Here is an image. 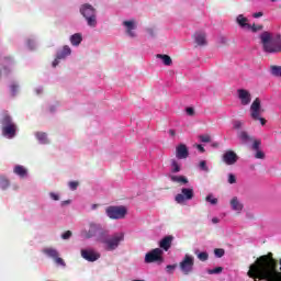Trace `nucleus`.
<instances>
[{"label":"nucleus","instance_id":"obj_21","mask_svg":"<svg viewBox=\"0 0 281 281\" xmlns=\"http://www.w3.org/2000/svg\"><path fill=\"white\" fill-rule=\"evenodd\" d=\"M231 207L232 210H234V212H243V203H240V201H238V196H234L231 200Z\"/></svg>","mask_w":281,"mask_h":281},{"label":"nucleus","instance_id":"obj_59","mask_svg":"<svg viewBox=\"0 0 281 281\" xmlns=\"http://www.w3.org/2000/svg\"><path fill=\"white\" fill-rule=\"evenodd\" d=\"M271 1L274 3L276 0H271Z\"/></svg>","mask_w":281,"mask_h":281},{"label":"nucleus","instance_id":"obj_51","mask_svg":"<svg viewBox=\"0 0 281 281\" xmlns=\"http://www.w3.org/2000/svg\"><path fill=\"white\" fill-rule=\"evenodd\" d=\"M198 150H200V153H205V148L201 145H196Z\"/></svg>","mask_w":281,"mask_h":281},{"label":"nucleus","instance_id":"obj_10","mask_svg":"<svg viewBox=\"0 0 281 281\" xmlns=\"http://www.w3.org/2000/svg\"><path fill=\"white\" fill-rule=\"evenodd\" d=\"M106 215L109 218L120 220L126 216V207L125 206H110L106 209Z\"/></svg>","mask_w":281,"mask_h":281},{"label":"nucleus","instance_id":"obj_28","mask_svg":"<svg viewBox=\"0 0 281 281\" xmlns=\"http://www.w3.org/2000/svg\"><path fill=\"white\" fill-rule=\"evenodd\" d=\"M44 254H46V256H48V258H53V260L58 258V251L54 248L44 249Z\"/></svg>","mask_w":281,"mask_h":281},{"label":"nucleus","instance_id":"obj_48","mask_svg":"<svg viewBox=\"0 0 281 281\" xmlns=\"http://www.w3.org/2000/svg\"><path fill=\"white\" fill-rule=\"evenodd\" d=\"M175 268H176V266H172V265H168V266L166 267L168 273L175 271Z\"/></svg>","mask_w":281,"mask_h":281},{"label":"nucleus","instance_id":"obj_1","mask_svg":"<svg viewBox=\"0 0 281 281\" xmlns=\"http://www.w3.org/2000/svg\"><path fill=\"white\" fill-rule=\"evenodd\" d=\"M248 277L254 280L281 281V260L273 258V252L262 255L250 266Z\"/></svg>","mask_w":281,"mask_h":281},{"label":"nucleus","instance_id":"obj_41","mask_svg":"<svg viewBox=\"0 0 281 281\" xmlns=\"http://www.w3.org/2000/svg\"><path fill=\"white\" fill-rule=\"evenodd\" d=\"M61 238L64 240H69V238H71V231H66L63 235Z\"/></svg>","mask_w":281,"mask_h":281},{"label":"nucleus","instance_id":"obj_8","mask_svg":"<svg viewBox=\"0 0 281 281\" xmlns=\"http://www.w3.org/2000/svg\"><path fill=\"white\" fill-rule=\"evenodd\" d=\"M192 199H194V189L183 188L181 189V193L176 195L175 201L181 205L186 201H192Z\"/></svg>","mask_w":281,"mask_h":281},{"label":"nucleus","instance_id":"obj_46","mask_svg":"<svg viewBox=\"0 0 281 281\" xmlns=\"http://www.w3.org/2000/svg\"><path fill=\"white\" fill-rule=\"evenodd\" d=\"M49 196L53 201H60V196L57 193L50 192Z\"/></svg>","mask_w":281,"mask_h":281},{"label":"nucleus","instance_id":"obj_39","mask_svg":"<svg viewBox=\"0 0 281 281\" xmlns=\"http://www.w3.org/2000/svg\"><path fill=\"white\" fill-rule=\"evenodd\" d=\"M262 25H256V24H250V31H252L254 33L256 32H260V30H262Z\"/></svg>","mask_w":281,"mask_h":281},{"label":"nucleus","instance_id":"obj_16","mask_svg":"<svg viewBox=\"0 0 281 281\" xmlns=\"http://www.w3.org/2000/svg\"><path fill=\"white\" fill-rule=\"evenodd\" d=\"M238 98L243 104V106H247L251 102V93L245 89L237 90Z\"/></svg>","mask_w":281,"mask_h":281},{"label":"nucleus","instance_id":"obj_7","mask_svg":"<svg viewBox=\"0 0 281 281\" xmlns=\"http://www.w3.org/2000/svg\"><path fill=\"white\" fill-rule=\"evenodd\" d=\"M180 269L184 276H190L194 269V257L186 255L180 262Z\"/></svg>","mask_w":281,"mask_h":281},{"label":"nucleus","instance_id":"obj_4","mask_svg":"<svg viewBox=\"0 0 281 281\" xmlns=\"http://www.w3.org/2000/svg\"><path fill=\"white\" fill-rule=\"evenodd\" d=\"M0 124L3 137H7L8 139H14V137H16V123H14L12 116L8 112H2Z\"/></svg>","mask_w":281,"mask_h":281},{"label":"nucleus","instance_id":"obj_50","mask_svg":"<svg viewBox=\"0 0 281 281\" xmlns=\"http://www.w3.org/2000/svg\"><path fill=\"white\" fill-rule=\"evenodd\" d=\"M60 59H58V56H56V59L53 61V67H58V63Z\"/></svg>","mask_w":281,"mask_h":281},{"label":"nucleus","instance_id":"obj_45","mask_svg":"<svg viewBox=\"0 0 281 281\" xmlns=\"http://www.w3.org/2000/svg\"><path fill=\"white\" fill-rule=\"evenodd\" d=\"M228 183L234 184L236 183V176H234L233 173L228 175Z\"/></svg>","mask_w":281,"mask_h":281},{"label":"nucleus","instance_id":"obj_32","mask_svg":"<svg viewBox=\"0 0 281 281\" xmlns=\"http://www.w3.org/2000/svg\"><path fill=\"white\" fill-rule=\"evenodd\" d=\"M198 258L201 260V262H205L207 258H210V255L206 251L199 252Z\"/></svg>","mask_w":281,"mask_h":281},{"label":"nucleus","instance_id":"obj_35","mask_svg":"<svg viewBox=\"0 0 281 281\" xmlns=\"http://www.w3.org/2000/svg\"><path fill=\"white\" fill-rule=\"evenodd\" d=\"M205 201H207V203H211V205H216V203H218V199L212 198V194H209V195L205 198Z\"/></svg>","mask_w":281,"mask_h":281},{"label":"nucleus","instance_id":"obj_15","mask_svg":"<svg viewBox=\"0 0 281 281\" xmlns=\"http://www.w3.org/2000/svg\"><path fill=\"white\" fill-rule=\"evenodd\" d=\"M176 157L177 159H188V157H190V151L188 150V146H186V144H179L176 147Z\"/></svg>","mask_w":281,"mask_h":281},{"label":"nucleus","instance_id":"obj_6","mask_svg":"<svg viewBox=\"0 0 281 281\" xmlns=\"http://www.w3.org/2000/svg\"><path fill=\"white\" fill-rule=\"evenodd\" d=\"M124 240V233H115L109 237L105 249L106 251H115L120 247V243Z\"/></svg>","mask_w":281,"mask_h":281},{"label":"nucleus","instance_id":"obj_27","mask_svg":"<svg viewBox=\"0 0 281 281\" xmlns=\"http://www.w3.org/2000/svg\"><path fill=\"white\" fill-rule=\"evenodd\" d=\"M71 54V48L69 46H64L63 50L57 54L58 59L67 58Z\"/></svg>","mask_w":281,"mask_h":281},{"label":"nucleus","instance_id":"obj_18","mask_svg":"<svg viewBox=\"0 0 281 281\" xmlns=\"http://www.w3.org/2000/svg\"><path fill=\"white\" fill-rule=\"evenodd\" d=\"M175 240V237L172 235L164 237L159 241L160 249H164V251H168L172 247V241Z\"/></svg>","mask_w":281,"mask_h":281},{"label":"nucleus","instance_id":"obj_37","mask_svg":"<svg viewBox=\"0 0 281 281\" xmlns=\"http://www.w3.org/2000/svg\"><path fill=\"white\" fill-rule=\"evenodd\" d=\"M200 140L204 144H210L212 142V137L210 135H201Z\"/></svg>","mask_w":281,"mask_h":281},{"label":"nucleus","instance_id":"obj_9","mask_svg":"<svg viewBox=\"0 0 281 281\" xmlns=\"http://www.w3.org/2000/svg\"><path fill=\"white\" fill-rule=\"evenodd\" d=\"M145 262H164V250H161V248H155L147 252L145 256Z\"/></svg>","mask_w":281,"mask_h":281},{"label":"nucleus","instance_id":"obj_33","mask_svg":"<svg viewBox=\"0 0 281 281\" xmlns=\"http://www.w3.org/2000/svg\"><path fill=\"white\" fill-rule=\"evenodd\" d=\"M171 167H172V172L181 171V167L179 166V162H177V160H171Z\"/></svg>","mask_w":281,"mask_h":281},{"label":"nucleus","instance_id":"obj_53","mask_svg":"<svg viewBox=\"0 0 281 281\" xmlns=\"http://www.w3.org/2000/svg\"><path fill=\"white\" fill-rule=\"evenodd\" d=\"M169 135H171V137H175V135H177V133L175 132V130H169Z\"/></svg>","mask_w":281,"mask_h":281},{"label":"nucleus","instance_id":"obj_5","mask_svg":"<svg viewBox=\"0 0 281 281\" xmlns=\"http://www.w3.org/2000/svg\"><path fill=\"white\" fill-rule=\"evenodd\" d=\"M80 14L86 19L90 27H95L98 25V20L95 19V8L93 5L86 3L80 7Z\"/></svg>","mask_w":281,"mask_h":281},{"label":"nucleus","instance_id":"obj_49","mask_svg":"<svg viewBox=\"0 0 281 281\" xmlns=\"http://www.w3.org/2000/svg\"><path fill=\"white\" fill-rule=\"evenodd\" d=\"M263 13L262 12H257V13H254V19H260V16H262Z\"/></svg>","mask_w":281,"mask_h":281},{"label":"nucleus","instance_id":"obj_14","mask_svg":"<svg viewBox=\"0 0 281 281\" xmlns=\"http://www.w3.org/2000/svg\"><path fill=\"white\" fill-rule=\"evenodd\" d=\"M251 117L252 120H260V113H262V109L260 108V99L257 98L250 105Z\"/></svg>","mask_w":281,"mask_h":281},{"label":"nucleus","instance_id":"obj_36","mask_svg":"<svg viewBox=\"0 0 281 281\" xmlns=\"http://www.w3.org/2000/svg\"><path fill=\"white\" fill-rule=\"evenodd\" d=\"M210 276H214V273H223V267H216L214 269L207 270Z\"/></svg>","mask_w":281,"mask_h":281},{"label":"nucleus","instance_id":"obj_34","mask_svg":"<svg viewBox=\"0 0 281 281\" xmlns=\"http://www.w3.org/2000/svg\"><path fill=\"white\" fill-rule=\"evenodd\" d=\"M214 254L216 258H223L225 256V249L223 248H215Z\"/></svg>","mask_w":281,"mask_h":281},{"label":"nucleus","instance_id":"obj_3","mask_svg":"<svg viewBox=\"0 0 281 281\" xmlns=\"http://www.w3.org/2000/svg\"><path fill=\"white\" fill-rule=\"evenodd\" d=\"M237 136L241 144H252L251 150H255V159H265V151L260 149V146H262V140L254 138V136L249 135V133L245 131L238 132Z\"/></svg>","mask_w":281,"mask_h":281},{"label":"nucleus","instance_id":"obj_44","mask_svg":"<svg viewBox=\"0 0 281 281\" xmlns=\"http://www.w3.org/2000/svg\"><path fill=\"white\" fill-rule=\"evenodd\" d=\"M234 128H236L237 131H239V128H243V122L240 121H235L233 124Z\"/></svg>","mask_w":281,"mask_h":281},{"label":"nucleus","instance_id":"obj_42","mask_svg":"<svg viewBox=\"0 0 281 281\" xmlns=\"http://www.w3.org/2000/svg\"><path fill=\"white\" fill-rule=\"evenodd\" d=\"M54 260L56 265H59L60 267H65V260H63V258L57 256Z\"/></svg>","mask_w":281,"mask_h":281},{"label":"nucleus","instance_id":"obj_47","mask_svg":"<svg viewBox=\"0 0 281 281\" xmlns=\"http://www.w3.org/2000/svg\"><path fill=\"white\" fill-rule=\"evenodd\" d=\"M186 111H187V114L191 116L194 115V108H187Z\"/></svg>","mask_w":281,"mask_h":281},{"label":"nucleus","instance_id":"obj_52","mask_svg":"<svg viewBox=\"0 0 281 281\" xmlns=\"http://www.w3.org/2000/svg\"><path fill=\"white\" fill-rule=\"evenodd\" d=\"M260 122H261V125L265 126V124H267V120H265L263 117H260L258 119Z\"/></svg>","mask_w":281,"mask_h":281},{"label":"nucleus","instance_id":"obj_57","mask_svg":"<svg viewBox=\"0 0 281 281\" xmlns=\"http://www.w3.org/2000/svg\"><path fill=\"white\" fill-rule=\"evenodd\" d=\"M148 33L153 36V30L148 29Z\"/></svg>","mask_w":281,"mask_h":281},{"label":"nucleus","instance_id":"obj_25","mask_svg":"<svg viewBox=\"0 0 281 281\" xmlns=\"http://www.w3.org/2000/svg\"><path fill=\"white\" fill-rule=\"evenodd\" d=\"M170 179L173 183H181L182 186L188 184V178L184 176H171Z\"/></svg>","mask_w":281,"mask_h":281},{"label":"nucleus","instance_id":"obj_19","mask_svg":"<svg viewBox=\"0 0 281 281\" xmlns=\"http://www.w3.org/2000/svg\"><path fill=\"white\" fill-rule=\"evenodd\" d=\"M194 41L196 45L203 47V45H207V40L205 33L199 32L194 34Z\"/></svg>","mask_w":281,"mask_h":281},{"label":"nucleus","instance_id":"obj_24","mask_svg":"<svg viewBox=\"0 0 281 281\" xmlns=\"http://www.w3.org/2000/svg\"><path fill=\"white\" fill-rule=\"evenodd\" d=\"M70 43L75 47H78V45H80V43H82V34L76 33V34L71 35L70 36Z\"/></svg>","mask_w":281,"mask_h":281},{"label":"nucleus","instance_id":"obj_56","mask_svg":"<svg viewBox=\"0 0 281 281\" xmlns=\"http://www.w3.org/2000/svg\"><path fill=\"white\" fill-rule=\"evenodd\" d=\"M4 60H8L9 63H12V57H4Z\"/></svg>","mask_w":281,"mask_h":281},{"label":"nucleus","instance_id":"obj_43","mask_svg":"<svg viewBox=\"0 0 281 281\" xmlns=\"http://www.w3.org/2000/svg\"><path fill=\"white\" fill-rule=\"evenodd\" d=\"M78 186H79L78 181L69 182L70 190H78Z\"/></svg>","mask_w":281,"mask_h":281},{"label":"nucleus","instance_id":"obj_12","mask_svg":"<svg viewBox=\"0 0 281 281\" xmlns=\"http://www.w3.org/2000/svg\"><path fill=\"white\" fill-rule=\"evenodd\" d=\"M81 257L88 262H95V260H100L99 252H95L93 249H82Z\"/></svg>","mask_w":281,"mask_h":281},{"label":"nucleus","instance_id":"obj_54","mask_svg":"<svg viewBox=\"0 0 281 281\" xmlns=\"http://www.w3.org/2000/svg\"><path fill=\"white\" fill-rule=\"evenodd\" d=\"M69 203H71V200H66L61 202V205H69Z\"/></svg>","mask_w":281,"mask_h":281},{"label":"nucleus","instance_id":"obj_31","mask_svg":"<svg viewBox=\"0 0 281 281\" xmlns=\"http://www.w3.org/2000/svg\"><path fill=\"white\" fill-rule=\"evenodd\" d=\"M36 137L38 139V142H41V144H47V134L40 132L36 134Z\"/></svg>","mask_w":281,"mask_h":281},{"label":"nucleus","instance_id":"obj_23","mask_svg":"<svg viewBox=\"0 0 281 281\" xmlns=\"http://www.w3.org/2000/svg\"><path fill=\"white\" fill-rule=\"evenodd\" d=\"M123 25H125V27H127L126 33L128 34V36H131L132 38L135 37V33L133 32L135 30V24L133 21H124Z\"/></svg>","mask_w":281,"mask_h":281},{"label":"nucleus","instance_id":"obj_20","mask_svg":"<svg viewBox=\"0 0 281 281\" xmlns=\"http://www.w3.org/2000/svg\"><path fill=\"white\" fill-rule=\"evenodd\" d=\"M111 236H109V232L104 231V229H100L99 234L97 236V240L98 243H102V245H106V243L109 241V238Z\"/></svg>","mask_w":281,"mask_h":281},{"label":"nucleus","instance_id":"obj_58","mask_svg":"<svg viewBox=\"0 0 281 281\" xmlns=\"http://www.w3.org/2000/svg\"><path fill=\"white\" fill-rule=\"evenodd\" d=\"M213 146L218 147V143L214 144Z\"/></svg>","mask_w":281,"mask_h":281},{"label":"nucleus","instance_id":"obj_38","mask_svg":"<svg viewBox=\"0 0 281 281\" xmlns=\"http://www.w3.org/2000/svg\"><path fill=\"white\" fill-rule=\"evenodd\" d=\"M200 168L204 171V172H210V168H207V162L205 160L200 161Z\"/></svg>","mask_w":281,"mask_h":281},{"label":"nucleus","instance_id":"obj_29","mask_svg":"<svg viewBox=\"0 0 281 281\" xmlns=\"http://www.w3.org/2000/svg\"><path fill=\"white\" fill-rule=\"evenodd\" d=\"M270 71L274 77L281 78V66H271Z\"/></svg>","mask_w":281,"mask_h":281},{"label":"nucleus","instance_id":"obj_40","mask_svg":"<svg viewBox=\"0 0 281 281\" xmlns=\"http://www.w3.org/2000/svg\"><path fill=\"white\" fill-rule=\"evenodd\" d=\"M16 93H19V86H16V83H13L11 86V95H16Z\"/></svg>","mask_w":281,"mask_h":281},{"label":"nucleus","instance_id":"obj_13","mask_svg":"<svg viewBox=\"0 0 281 281\" xmlns=\"http://www.w3.org/2000/svg\"><path fill=\"white\" fill-rule=\"evenodd\" d=\"M89 227V231L82 232V236H85L86 238H93V236H98V234H100V231L102 229V226L95 223H90Z\"/></svg>","mask_w":281,"mask_h":281},{"label":"nucleus","instance_id":"obj_55","mask_svg":"<svg viewBox=\"0 0 281 281\" xmlns=\"http://www.w3.org/2000/svg\"><path fill=\"white\" fill-rule=\"evenodd\" d=\"M218 221H220V220H218L217 217H213V218H212V223H214V224L218 223Z\"/></svg>","mask_w":281,"mask_h":281},{"label":"nucleus","instance_id":"obj_30","mask_svg":"<svg viewBox=\"0 0 281 281\" xmlns=\"http://www.w3.org/2000/svg\"><path fill=\"white\" fill-rule=\"evenodd\" d=\"M10 187V180H8L5 177H0V188L2 190H7Z\"/></svg>","mask_w":281,"mask_h":281},{"label":"nucleus","instance_id":"obj_22","mask_svg":"<svg viewBox=\"0 0 281 281\" xmlns=\"http://www.w3.org/2000/svg\"><path fill=\"white\" fill-rule=\"evenodd\" d=\"M14 175L21 177L22 179L27 177V169L21 165H16L13 169Z\"/></svg>","mask_w":281,"mask_h":281},{"label":"nucleus","instance_id":"obj_2","mask_svg":"<svg viewBox=\"0 0 281 281\" xmlns=\"http://www.w3.org/2000/svg\"><path fill=\"white\" fill-rule=\"evenodd\" d=\"M262 49L266 54H281V35H277L273 38V34L269 31H265L259 35Z\"/></svg>","mask_w":281,"mask_h":281},{"label":"nucleus","instance_id":"obj_26","mask_svg":"<svg viewBox=\"0 0 281 281\" xmlns=\"http://www.w3.org/2000/svg\"><path fill=\"white\" fill-rule=\"evenodd\" d=\"M156 58H160V60H162L164 65H166L167 67H170V65H172V58L168 55L157 54Z\"/></svg>","mask_w":281,"mask_h":281},{"label":"nucleus","instance_id":"obj_11","mask_svg":"<svg viewBox=\"0 0 281 281\" xmlns=\"http://www.w3.org/2000/svg\"><path fill=\"white\" fill-rule=\"evenodd\" d=\"M222 161H224L226 166H234L238 161V154L232 149L226 150L222 156Z\"/></svg>","mask_w":281,"mask_h":281},{"label":"nucleus","instance_id":"obj_17","mask_svg":"<svg viewBox=\"0 0 281 281\" xmlns=\"http://www.w3.org/2000/svg\"><path fill=\"white\" fill-rule=\"evenodd\" d=\"M236 23L241 30H251V24H249V19L245 18L244 14H239L236 18Z\"/></svg>","mask_w":281,"mask_h":281}]
</instances>
